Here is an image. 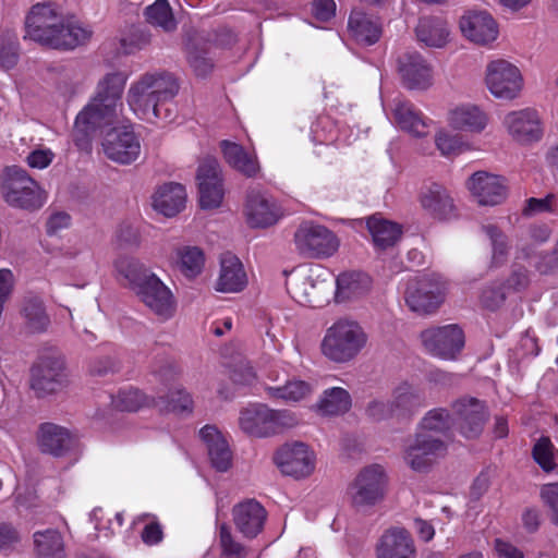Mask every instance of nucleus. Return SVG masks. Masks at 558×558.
Listing matches in <instances>:
<instances>
[{"instance_id":"obj_1","label":"nucleus","mask_w":558,"mask_h":558,"mask_svg":"<svg viewBox=\"0 0 558 558\" xmlns=\"http://www.w3.org/2000/svg\"><path fill=\"white\" fill-rule=\"evenodd\" d=\"M92 31L78 21L64 17L53 3L32 5L25 16V39L54 49L70 50L86 44Z\"/></svg>"},{"instance_id":"obj_2","label":"nucleus","mask_w":558,"mask_h":558,"mask_svg":"<svg viewBox=\"0 0 558 558\" xmlns=\"http://www.w3.org/2000/svg\"><path fill=\"white\" fill-rule=\"evenodd\" d=\"M178 80L167 71L142 74L128 90V104L141 119L171 121L169 108H162L179 93Z\"/></svg>"},{"instance_id":"obj_3","label":"nucleus","mask_w":558,"mask_h":558,"mask_svg":"<svg viewBox=\"0 0 558 558\" xmlns=\"http://www.w3.org/2000/svg\"><path fill=\"white\" fill-rule=\"evenodd\" d=\"M126 75L110 72L97 83L90 101L80 111L75 119V131L87 136L95 130L112 124L122 110V95Z\"/></svg>"},{"instance_id":"obj_4","label":"nucleus","mask_w":558,"mask_h":558,"mask_svg":"<svg viewBox=\"0 0 558 558\" xmlns=\"http://www.w3.org/2000/svg\"><path fill=\"white\" fill-rule=\"evenodd\" d=\"M367 341L368 336L357 320L339 318L326 329L320 349L328 360L348 363L365 349Z\"/></svg>"},{"instance_id":"obj_5","label":"nucleus","mask_w":558,"mask_h":558,"mask_svg":"<svg viewBox=\"0 0 558 558\" xmlns=\"http://www.w3.org/2000/svg\"><path fill=\"white\" fill-rule=\"evenodd\" d=\"M291 298L299 304L320 307L332 291L331 275L320 265L300 267L293 270L286 282Z\"/></svg>"},{"instance_id":"obj_6","label":"nucleus","mask_w":558,"mask_h":558,"mask_svg":"<svg viewBox=\"0 0 558 558\" xmlns=\"http://www.w3.org/2000/svg\"><path fill=\"white\" fill-rule=\"evenodd\" d=\"M238 423L245 435L267 438L296 426L299 418L290 410H276L265 403H253L240 411Z\"/></svg>"},{"instance_id":"obj_7","label":"nucleus","mask_w":558,"mask_h":558,"mask_svg":"<svg viewBox=\"0 0 558 558\" xmlns=\"http://www.w3.org/2000/svg\"><path fill=\"white\" fill-rule=\"evenodd\" d=\"M1 193L8 205L14 208L35 211L47 202V193L19 167H8L2 177Z\"/></svg>"},{"instance_id":"obj_8","label":"nucleus","mask_w":558,"mask_h":558,"mask_svg":"<svg viewBox=\"0 0 558 558\" xmlns=\"http://www.w3.org/2000/svg\"><path fill=\"white\" fill-rule=\"evenodd\" d=\"M446 283L436 274H425L409 280L404 299L411 311L426 315L436 312L445 300Z\"/></svg>"},{"instance_id":"obj_9","label":"nucleus","mask_w":558,"mask_h":558,"mask_svg":"<svg viewBox=\"0 0 558 558\" xmlns=\"http://www.w3.org/2000/svg\"><path fill=\"white\" fill-rule=\"evenodd\" d=\"M387 485L388 477L381 465L363 468L348 487L351 505L356 509L377 505L385 498Z\"/></svg>"},{"instance_id":"obj_10","label":"nucleus","mask_w":558,"mask_h":558,"mask_svg":"<svg viewBox=\"0 0 558 558\" xmlns=\"http://www.w3.org/2000/svg\"><path fill=\"white\" fill-rule=\"evenodd\" d=\"M293 241L295 251L304 258H327L339 248L337 235L325 226L313 222L301 223L294 232Z\"/></svg>"},{"instance_id":"obj_11","label":"nucleus","mask_w":558,"mask_h":558,"mask_svg":"<svg viewBox=\"0 0 558 558\" xmlns=\"http://www.w3.org/2000/svg\"><path fill=\"white\" fill-rule=\"evenodd\" d=\"M69 378L61 354H41L31 369V387L38 397L58 392L66 387Z\"/></svg>"},{"instance_id":"obj_12","label":"nucleus","mask_w":558,"mask_h":558,"mask_svg":"<svg viewBox=\"0 0 558 558\" xmlns=\"http://www.w3.org/2000/svg\"><path fill=\"white\" fill-rule=\"evenodd\" d=\"M485 85L495 98L512 100L522 90L523 77L514 64L505 59H496L486 65Z\"/></svg>"},{"instance_id":"obj_13","label":"nucleus","mask_w":558,"mask_h":558,"mask_svg":"<svg viewBox=\"0 0 558 558\" xmlns=\"http://www.w3.org/2000/svg\"><path fill=\"white\" fill-rule=\"evenodd\" d=\"M489 417L485 401L465 396L452 403V422L457 430L468 439L481 436Z\"/></svg>"},{"instance_id":"obj_14","label":"nucleus","mask_w":558,"mask_h":558,"mask_svg":"<svg viewBox=\"0 0 558 558\" xmlns=\"http://www.w3.org/2000/svg\"><path fill=\"white\" fill-rule=\"evenodd\" d=\"M447 444L440 436L416 432L404 450L405 463L416 472L427 471L440 457L445 456Z\"/></svg>"},{"instance_id":"obj_15","label":"nucleus","mask_w":558,"mask_h":558,"mask_svg":"<svg viewBox=\"0 0 558 558\" xmlns=\"http://www.w3.org/2000/svg\"><path fill=\"white\" fill-rule=\"evenodd\" d=\"M196 180L198 183L201 207L204 209L219 207L223 199L225 190L218 160L209 156L202 159L197 169Z\"/></svg>"},{"instance_id":"obj_16","label":"nucleus","mask_w":558,"mask_h":558,"mask_svg":"<svg viewBox=\"0 0 558 558\" xmlns=\"http://www.w3.org/2000/svg\"><path fill=\"white\" fill-rule=\"evenodd\" d=\"M425 349L434 356L453 360L464 345V336L457 325H447L424 330L421 333Z\"/></svg>"},{"instance_id":"obj_17","label":"nucleus","mask_w":558,"mask_h":558,"mask_svg":"<svg viewBox=\"0 0 558 558\" xmlns=\"http://www.w3.org/2000/svg\"><path fill=\"white\" fill-rule=\"evenodd\" d=\"M462 36L477 46H489L499 36V26L493 15L485 10H470L459 20Z\"/></svg>"},{"instance_id":"obj_18","label":"nucleus","mask_w":558,"mask_h":558,"mask_svg":"<svg viewBox=\"0 0 558 558\" xmlns=\"http://www.w3.org/2000/svg\"><path fill=\"white\" fill-rule=\"evenodd\" d=\"M274 462L282 474L303 478L314 471L315 456L303 442L287 444L276 451Z\"/></svg>"},{"instance_id":"obj_19","label":"nucleus","mask_w":558,"mask_h":558,"mask_svg":"<svg viewBox=\"0 0 558 558\" xmlns=\"http://www.w3.org/2000/svg\"><path fill=\"white\" fill-rule=\"evenodd\" d=\"M144 305L160 320L172 318L177 311V303L171 290L156 276L135 293Z\"/></svg>"},{"instance_id":"obj_20","label":"nucleus","mask_w":558,"mask_h":558,"mask_svg":"<svg viewBox=\"0 0 558 558\" xmlns=\"http://www.w3.org/2000/svg\"><path fill=\"white\" fill-rule=\"evenodd\" d=\"M105 155L121 165L134 162L141 154V143L129 128L112 129L102 142Z\"/></svg>"},{"instance_id":"obj_21","label":"nucleus","mask_w":558,"mask_h":558,"mask_svg":"<svg viewBox=\"0 0 558 558\" xmlns=\"http://www.w3.org/2000/svg\"><path fill=\"white\" fill-rule=\"evenodd\" d=\"M397 71L410 89H426L432 85V68L416 51H407L397 59Z\"/></svg>"},{"instance_id":"obj_22","label":"nucleus","mask_w":558,"mask_h":558,"mask_svg":"<svg viewBox=\"0 0 558 558\" xmlns=\"http://www.w3.org/2000/svg\"><path fill=\"white\" fill-rule=\"evenodd\" d=\"M245 214L247 223L253 228H267L281 217L276 201L266 192L251 190L246 197Z\"/></svg>"},{"instance_id":"obj_23","label":"nucleus","mask_w":558,"mask_h":558,"mask_svg":"<svg viewBox=\"0 0 558 558\" xmlns=\"http://www.w3.org/2000/svg\"><path fill=\"white\" fill-rule=\"evenodd\" d=\"M468 189L480 205L495 206L507 197L505 179L485 171H477L468 180Z\"/></svg>"},{"instance_id":"obj_24","label":"nucleus","mask_w":558,"mask_h":558,"mask_svg":"<svg viewBox=\"0 0 558 558\" xmlns=\"http://www.w3.org/2000/svg\"><path fill=\"white\" fill-rule=\"evenodd\" d=\"M383 31L380 17L362 10H353L350 13L348 33L357 45L365 47L375 45L381 38Z\"/></svg>"},{"instance_id":"obj_25","label":"nucleus","mask_w":558,"mask_h":558,"mask_svg":"<svg viewBox=\"0 0 558 558\" xmlns=\"http://www.w3.org/2000/svg\"><path fill=\"white\" fill-rule=\"evenodd\" d=\"M448 124L456 131L480 134L489 123L488 113L471 102L461 104L448 112Z\"/></svg>"},{"instance_id":"obj_26","label":"nucleus","mask_w":558,"mask_h":558,"mask_svg":"<svg viewBox=\"0 0 558 558\" xmlns=\"http://www.w3.org/2000/svg\"><path fill=\"white\" fill-rule=\"evenodd\" d=\"M504 124L510 135L521 143L538 141L543 134L539 117L536 111L531 109L508 113Z\"/></svg>"},{"instance_id":"obj_27","label":"nucleus","mask_w":558,"mask_h":558,"mask_svg":"<svg viewBox=\"0 0 558 558\" xmlns=\"http://www.w3.org/2000/svg\"><path fill=\"white\" fill-rule=\"evenodd\" d=\"M232 515L238 531L247 538H254L263 531L267 512L258 501L248 499L235 505Z\"/></svg>"},{"instance_id":"obj_28","label":"nucleus","mask_w":558,"mask_h":558,"mask_svg":"<svg viewBox=\"0 0 558 558\" xmlns=\"http://www.w3.org/2000/svg\"><path fill=\"white\" fill-rule=\"evenodd\" d=\"M393 123L402 131L422 137L428 134L429 126L422 112L409 100L395 98L391 104Z\"/></svg>"},{"instance_id":"obj_29","label":"nucleus","mask_w":558,"mask_h":558,"mask_svg":"<svg viewBox=\"0 0 558 558\" xmlns=\"http://www.w3.org/2000/svg\"><path fill=\"white\" fill-rule=\"evenodd\" d=\"M376 555L377 558H414V542L407 530L389 529L379 538Z\"/></svg>"},{"instance_id":"obj_30","label":"nucleus","mask_w":558,"mask_h":558,"mask_svg":"<svg viewBox=\"0 0 558 558\" xmlns=\"http://www.w3.org/2000/svg\"><path fill=\"white\" fill-rule=\"evenodd\" d=\"M113 268L116 278L134 293L155 275L141 260L126 255L119 256L113 262Z\"/></svg>"},{"instance_id":"obj_31","label":"nucleus","mask_w":558,"mask_h":558,"mask_svg":"<svg viewBox=\"0 0 558 558\" xmlns=\"http://www.w3.org/2000/svg\"><path fill=\"white\" fill-rule=\"evenodd\" d=\"M247 284V276L242 262L231 253H225L220 260V274L216 290L225 293H236Z\"/></svg>"},{"instance_id":"obj_32","label":"nucleus","mask_w":558,"mask_h":558,"mask_svg":"<svg viewBox=\"0 0 558 558\" xmlns=\"http://www.w3.org/2000/svg\"><path fill=\"white\" fill-rule=\"evenodd\" d=\"M37 442L43 452L61 457L70 450L73 437L66 428L60 425L43 423L38 427Z\"/></svg>"},{"instance_id":"obj_33","label":"nucleus","mask_w":558,"mask_h":558,"mask_svg":"<svg viewBox=\"0 0 558 558\" xmlns=\"http://www.w3.org/2000/svg\"><path fill=\"white\" fill-rule=\"evenodd\" d=\"M205 442L213 466L219 472H226L231 466L232 453L222 434L214 425H205L199 430Z\"/></svg>"},{"instance_id":"obj_34","label":"nucleus","mask_w":558,"mask_h":558,"mask_svg":"<svg viewBox=\"0 0 558 558\" xmlns=\"http://www.w3.org/2000/svg\"><path fill=\"white\" fill-rule=\"evenodd\" d=\"M154 209L166 217H174L185 207L186 192L180 183H166L159 186L151 197Z\"/></svg>"},{"instance_id":"obj_35","label":"nucleus","mask_w":558,"mask_h":558,"mask_svg":"<svg viewBox=\"0 0 558 558\" xmlns=\"http://www.w3.org/2000/svg\"><path fill=\"white\" fill-rule=\"evenodd\" d=\"M418 41L427 47L442 48L450 39V28L441 16H423L415 27Z\"/></svg>"},{"instance_id":"obj_36","label":"nucleus","mask_w":558,"mask_h":558,"mask_svg":"<svg viewBox=\"0 0 558 558\" xmlns=\"http://www.w3.org/2000/svg\"><path fill=\"white\" fill-rule=\"evenodd\" d=\"M421 205L438 219L448 218L454 209L453 199L447 189L438 183H430L421 193Z\"/></svg>"},{"instance_id":"obj_37","label":"nucleus","mask_w":558,"mask_h":558,"mask_svg":"<svg viewBox=\"0 0 558 558\" xmlns=\"http://www.w3.org/2000/svg\"><path fill=\"white\" fill-rule=\"evenodd\" d=\"M220 147L225 160L233 169L248 178L255 177L258 173L259 165L257 158L248 154L243 146L225 140L220 143Z\"/></svg>"},{"instance_id":"obj_38","label":"nucleus","mask_w":558,"mask_h":558,"mask_svg":"<svg viewBox=\"0 0 558 558\" xmlns=\"http://www.w3.org/2000/svg\"><path fill=\"white\" fill-rule=\"evenodd\" d=\"M23 326L29 333H43L50 325L44 301L38 296L26 298L21 307Z\"/></svg>"},{"instance_id":"obj_39","label":"nucleus","mask_w":558,"mask_h":558,"mask_svg":"<svg viewBox=\"0 0 558 558\" xmlns=\"http://www.w3.org/2000/svg\"><path fill=\"white\" fill-rule=\"evenodd\" d=\"M371 278L363 272H344L336 279L338 302L350 301L364 295L371 288Z\"/></svg>"},{"instance_id":"obj_40","label":"nucleus","mask_w":558,"mask_h":558,"mask_svg":"<svg viewBox=\"0 0 558 558\" xmlns=\"http://www.w3.org/2000/svg\"><path fill=\"white\" fill-rule=\"evenodd\" d=\"M398 416L411 415L425 407V397L420 388L407 381L399 384L392 392Z\"/></svg>"},{"instance_id":"obj_41","label":"nucleus","mask_w":558,"mask_h":558,"mask_svg":"<svg viewBox=\"0 0 558 558\" xmlns=\"http://www.w3.org/2000/svg\"><path fill=\"white\" fill-rule=\"evenodd\" d=\"M36 558H65L64 541L56 529H46L33 534Z\"/></svg>"},{"instance_id":"obj_42","label":"nucleus","mask_w":558,"mask_h":558,"mask_svg":"<svg viewBox=\"0 0 558 558\" xmlns=\"http://www.w3.org/2000/svg\"><path fill=\"white\" fill-rule=\"evenodd\" d=\"M351 408L349 392L340 387L326 389L317 403V410L323 415L343 414Z\"/></svg>"},{"instance_id":"obj_43","label":"nucleus","mask_w":558,"mask_h":558,"mask_svg":"<svg viewBox=\"0 0 558 558\" xmlns=\"http://www.w3.org/2000/svg\"><path fill=\"white\" fill-rule=\"evenodd\" d=\"M367 229L374 243L381 248L393 245L401 235L399 225L376 216L367 219Z\"/></svg>"},{"instance_id":"obj_44","label":"nucleus","mask_w":558,"mask_h":558,"mask_svg":"<svg viewBox=\"0 0 558 558\" xmlns=\"http://www.w3.org/2000/svg\"><path fill=\"white\" fill-rule=\"evenodd\" d=\"M266 391L271 399L298 402L312 395L314 387L310 381L293 379L287 381L283 386L267 387Z\"/></svg>"},{"instance_id":"obj_45","label":"nucleus","mask_w":558,"mask_h":558,"mask_svg":"<svg viewBox=\"0 0 558 558\" xmlns=\"http://www.w3.org/2000/svg\"><path fill=\"white\" fill-rule=\"evenodd\" d=\"M146 21L166 33L177 29L178 23L168 0H156L145 9Z\"/></svg>"},{"instance_id":"obj_46","label":"nucleus","mask_w":558,"mask_h":558,"mask_svg":"<svg viewBox=\"0 0 558 558\" xmlns=\"http://www.w3.org/2000/svg\"><path fill=\"white\" fill-rule=\"evenodd\" d=\"M178 265L186 277L197 276L204 266V253L196 246H184L177 252Z\"/></svg>"},{"instance_id":"obj_47","label":"nucleus","mask_w":558,"mask_h":558,"mask_svg":"<svg viewBox=\"0 0 558 558\" xmlns=\"http://www.w3.org/2000/svg\"><path fill=\"white\" fill-rule=\"evenodd\" d=\"M451 417L446 409H433L421 420L417 432L442 436L450 428Z\"/></svg>"},{"instance_id":"obj_48","label":"nucleus","mask_w":558,"mask_h":558,"mask_svg":"<svg viewBox=\"0 0 558 558\" xmlns=\"http://www.w3.org/2000/svg\"><path fill=\"white\" fill-rule=\"evenodd\" d=\"M153 403L162 412H174L178 414L190 413L193 405L191 396L182 389L171 391L167 399L158 397V399L153 400Z\"/></svg>"},{"instance_id":"obj_49","label":"nucleus","mask_w":558,"mask_h":558,"mask_svg":"<svg viewBox=\"0 0 558 558\" xmlns=\"http://www.w3.org/2000/svg\"><path fill=\"white\" fill-rule=\"evenodd\" d=\"M483 230L492 242L493 263L496 265L502 264L509 250L507 236L494 225L484 226Z\"/></svg>"},{"instance_id":"obj_50","label":"nucleus","mask_w":558,"mask_h":558,"mask_svg":"<svg viewBox=\"0 0 558 558\" xmlns=\"http://www.w3.org/2000/svg\"><path fill=\"white\" fill-rule=\"evenodd\" d=\"M19 41L16 36L8 34L0 37V68L10 70L19 61Z\"/></svg>"},{"instance_id":"obj_51","label":"nucleus","mask_w":558,"mask_h":558,"mask_svg":"<svg viewBox=\"0 0 558 558\" xmlns=\"http://www.w3.org/2000/svg\"><path fill=\"white\" fill-rule=\"evenodd\" d=\"M535 462L545 471L550 472L555 469L554 445L548 437L539 438L532 451Z\"/></svg>"},{"instance_id":"obj_52","label":"nucleus","mask_w":558,"mask_h":558,"mask_svg":"<svg viewBox=\"0 0 558 558\" xmlns=\"http://www.w3.org/2000/svg\"><path fill=\"white\" fill-rule=\"evenodd\" d=\"M219 542L222 550V555L226 558H244L247 554L246 548L235 541L231 534L230 527L227 524H222L219 531Z\"/></svg>"},{"instance_id":"obj_53","label":"nucleus","mask_w":558,"mask_h":558,"mask_svg":"<svg viewBox=\"0 0 558 558\" xmlns=\"http://www.w3.org/2000/svg\"><path fill=\"white\" fill-rule=\"evenodd\" d=\"M146 403V397L137 389L122 390L114 399V405L121 411H137Z\"/></svg>"},{"instance_id":"obj_54","label":"nucleus","mask_w":558,"mask_h":558,"mask_svg":"<svg viewBox=\"0 0 558 558\" xmlns=\"http://www.w3.org/2000/svg\"><path fill=\"white\" fill-rule=\"evenodd\" d=\"M539 495L548 509L550 522L558 526V482L543 485Z\"/></svg>"},{"instance_id":"obj_55","label":"nucleus","mask_w":558,"mask_h":558,"mask_svg":"<svg viewBox=\"0 0 558 558\" xmlns=\"http://www.w3.org/2000/svg\"><path fill=\"white\" fill-rule=\"evenodd\" d=\"M367 415L374 421L399 417L393 400H373L366 407Z\"/></svg>"},{"instance_id":"obj_56","label":"nucleus","mask_w":558,"mask_h":558,"mask_svg":"<svg viewBox=\"0 0 558 558\" xmlns=\"http://www.w3.org/2000/svg\"><path fill=\"white\" fill-rule=\"evenodd\" d=\"M120 367L121 362L116 355H102L92 360L89 372L93 375L105 376L118 372Z\"/></svg>"},{"instance_id":"obj_57","label":"nucleus","mask_w":558,"mask_h":558,"mask_svg":"<svg viewBox=\"0 0 558 558\" xmlns=\"http://www.w3.org/2000/svg\"><path fill=\"white\" fill-rule=\"evenodd\" d=\"M435 143L441 155L451 156L462 151V142L457 135L440 131L436 134Z\"/></svg>"},{"instance_id":"obj_58","label":"nucleus","mask_w":558,"mask_h":558,"mask_svg":"<svg viewBox=\"0 0 558 558\" xmlns=\"http://www.w3.org/2000/svg\"><path fill=\"white\" fill-rule=\"evenodd\" d=\"M189 62L198 76L207 75L213 69V62L206 52L196 48L189 50Z\"/></svg>"},{"instance_id":"obj_59","label":"nucleus","mask_w":558,"mask_h":558,"mask_svg":"<svg viewBox=\"0 0 558 558\" xmlns=\"http://www.w3.org/2000/svg\"><path fill=\"white\" fill-rule=\"evenodd\" d=\"M117 239L121 246L133 247L140 244L138 229L132 225H121L117 231Z\"/></svg>"},{"instance_id":"obj_60","label":"nucleus","mask_w":558,"mask_h":558,"mask_svg":"<svg viewBox=\"0 0 558 558\" xmlns=\"http://www.w3.org/2000/svg\"><path fill=\"white\" fill-rule=\"evenodd\" d=\"M551 202L553 195H547L544 198L531 197L526 199L522 213L524 216H534L536 214L548 213L551 210Z\"/></svg>"},{"instance_id":"obj_61","label":"nucleus","mask_w":558,"mask_h":558,"mask_svg":"<svg viewBox=\"0 0 558 558\" xmlns=\"http://www.w3.org/2000/svg\"><path fill=\"white\" fill-rule=\"evenodd\" d=\"M535 267L544 275L550 274L558 268V240L551 252L539 255Z\"/></svg>"},{"instance_id":"obj_62","label":"nucleus","mask_w":558,"mask_h":558,"mask_svg":"<svg viewBox=\"0 0 558 558\" xmlns=\"http://www.w3.org/2000/svg\"><path fill=\"white\" fill-rule=\"evenodd\" d=\"M255 377L254 368L248 362H240L231 373V379L239 385H251Z\"/></svg>"},{"instance_id":"obj_63","label":"nucleus","mask_w":558,"mask_h":558,"mask_svg":"<svg viewBox=\"0 0 558 558\" xmlns=\"http://www.w3.org/2000/svg\"><path fill=\"white\" fill-rule=\"evenodd\" d=\"M312 12L316 20L327 22L335 16L336 3L333 0H315L312 4Z\"/></svg>"},{"instance_id":"obj_64","label":"nucleus","mask_w":558,"mask_h":558,"mask_svg":"<svg viewBox=\"0 0 558 558\" xmlns=\"http://www.w3.org/2000/svg\"><path fill=\"white\" fill-rule=\"evenodd\" d=\"M141 538L144 544L154 546L159 544L163 538L162 526L157 521H151L145 525L142 531Z\"/></svg>"}]
</instances>
